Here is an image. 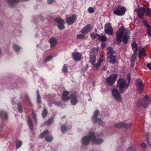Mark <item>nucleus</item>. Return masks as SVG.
I'll list each match as a JSON object with an SVG mask.
<instances>
[{"instance_id": "nucleus-1", "label": "nucleus", "mask_w": 151, "mask_h": 151, "mask_svg": "<svg viewBox=\"0 0 151 151\" xmlns=\"http://www.w3.org/2000/svg\"><path fill=\"white\" fill-rule=\"evenodd\" d=\"M129 31H126L122 26L119 29L116 34V40L117 42H120L122 39L123 41L125 43L127 42L129 39V35L128 34Z\"/></svg>"}, {"instance_id": "nucleus-2", "label": "nucleus", "mask_w": 151, "mask_h": 151, "mask_svg": "<svg viewBox=\"0 0 151 151\" xmlns=\"http://www.w3.org/2000/svg\"><path fill=\"white\" fill-rule=\"evenodd\" d=\"M92 141L95 144H100L102 143L103 140L101 139H96V137L94 135L93 132H91L90 133L89 136H86L83 137L82 140V143L83 145H88L90 141Z\"/></svg>"}, {"instance_id": "nucleus-3", "label": "nucleus", "mask_w": 151, "mask_h": 151, "mask_svg": "<svg viewBox=\"0 0 151 151\" xmlns=\"http://www.w3.org/2000/svg\"><path fill=\"white\" fill-rule=\"evenodd\" d=\"M130 75V73H129L127 75L128 77L127 83V82L125 79L122 78H120L117 81V86L119 88L121 93H124L129 86L131 79Z\"/></svg>"}, {"instance_id": "nucleus-4", "label": "nucleus", "mask_w": 151, "mask_h": 151, "mask_svg": "<svg viewBox=\"0 0 151 151\" xmlns=\"http://www.w3.org/2000/svg\"><path fill=\"white\" fill-rule=\"evenodd\" d=\"M122 93L117 88H114L111 91V95L113 98L119 102L122 101V98L121 95Z\"/></svg>"}, {"instance_id": "nucleus-5", "label": "nucleus", "mask_w": 151, "mask_h": 151, "mask_svg": "<svg viewBox=\"0 0 151 151\" xmlns=\"http://www.w3.org/2000/svg\"><path fill=\"white\" fill-rule=\"evenodd\" d=\"M108 51L107 53V58L110 63L114 64L116 62V55L114 52L113 51L112 48L109 47L108 49Z\"/></svg>"}, {"instance_id": "nucleus-6", "label": "nucleus", "mask_w": 151, "mask_h": 151, "mask_svg": "<svg viewBox=\"0 0 151 151\" xmlns=\"http://www.w3.org/2000/svg\"><path fill=\"white\" fill-rule=\"evenodd\" d=\"M150 101L149 97L145 96L142 100L139 99L138 100L137 105L139 106H141L145 108L148 105Z\"/></svg>"}, {"instance_id": "nucleus-7", "label": "nucleus", "mask_w": 151, "mask_h": 151, "mask_svg": "<svg viewBox=\"0 0 151 151\" xmlns=\"http://www.w3.org/2000/svg\"><path fill=\"white\" fill-rule=\"evenodd\" d=\"M126 9L123 6H118L116 7L114 11V13L119 16H122L124 14Z\"/></svg>"}, {"instance_id": "nucleus-8", "label": "nucleus", "mask_w": 151, "mask_h": 151, "mask_svg": "<svg viewBox=\"0 0 151 151\" xmlns=\"http://www.w3.org/2000/svg\"><path fill=\"white\" fill-rule=\"evenodd\" d=\"M54 20L58 23V27L60 30H63L64 29L65 21L64 19L60 17H57Z\"/></svg>"}, {"instance_id": "nucleus-9", "label": "nucleus", "mask_w": 151, "mask_h": 151, "mask_svg": "<svg viewBox=\"0 0 151 151\" xmlns=\"http://www.w3.org/2000/svg\"><path fill=\"white\" fill-rule=\"evenodd\" d=\"M104 32L105 34L109 35H113V30L111 25L110 23H107L105 26Z\"/></svg>"}, {"instance_id": "nucleus-10", "label": "nucleus", "mask_w": 151, "mask_h": 151, "mask_svg": "<svg viewBox=\"0 0 151 151\" xmlns=\"http://www.w3.org/2000/svg\"><path fill=\"white\" fill-rule=\"evenodd\" d=\"M117 77L116 74H112L107 78L106 79V82L107 84L109 86L113 85L116 81Z\"/></svg>"}, {"instance_id": "nucleus-11", "label": "nucleus", "mask_w": 151, "mask_h": 151, "mask_svg": "<svg viewBox=\"0 0 151 151\" xmlns=\"http://www.w3.org/2000/svg\"><path fill=\"white\" fill-rule=\"evenodd\" d=\"M99 111L97 110L95 111L94 115L92 117V120L93 122L96 123H97L99 125H104V123L102 120L100 118H97V117L98 116Z\"/></svg>"}, {"instance_id": "nucleus-12", "label": "nucleus", "mask_w": 151, "mask_h": 151, "mask_svg": "<svg viewBox=\"0 0 151 151\" xmlns=\"http://www.w3.org/2000/svg\"><path fill=\"white\" fill-rule=\"evenodd\" d=\"M97 50L96 49H93L90 55V62L92 65H94L96 61V55L97 53Z\"/></svg>"}, {"instance_id": "nucleus-13", "label": "nucleus", "mask_w": 151, "mask_h": 151, "mask_svg": "<svg viewBox=\"0 0 151 151\" xmlns=\"http://www.w3.org/2000/svg\"><path fill=\"white\" fill-rule=\"evenodd\" d=\"M49 131H45L40 135V137L41 138H45V140L47 142H50L53 140V138L52 136H48Z\"/></svg>"}, {"instance_id": "nucleus-14", "label": "nucleus", "mask_w": 151, "mask_h": 151, "mask_svg": "<svg viewBox=\"0 0 151 151\" xmlns=\"http://www.w3.org/2000/svg\"><path fill=\"white\" fill-rule=\"evenodd\" d=\"M137 89L139 92L142 91L143 89V84L140 79H138L136 83Z\"/></svg>"}, {"instance_id": "nucleus-15", "label": "nucleus", "mask_w": 151, "mask_h": 151, "mask_svg": "<svg viewBox=\"0 0 151 151\" xmlns=\"http://www.w3.org/2000/svg\"><path fill=\"white\" fill-rule=\"evenodd\" d=\"M76 18L75 14H73L71 17H67L66 19V22L68 25L72 24Z\"/></svg>"}, {"instance_id": "nucleus-16", "label": "nucleus", "mask_w": 151, "mask_h": 151, "mask_svg": "<svg viewBox=\"0 0 151 151\" xmlns=\"http://www.w3.org/2000/svg\"><path fill=\"white\" fill-rule=\"evenodd\" d=\"M91 26L90 24H88L82 29L81 30V32L83 34H86L91 31Z\"/></svg>"}, {"instance_id": "nucleus-17", "label": "nucleus", "mask_w": 151, "mask_h": 151, "mask_svg": "<svg viewBox=\"0 0 151 151\" xmlns=\"http://www.w3.org/2000/svg\"><path fill=\"white\" fill-rule=\"evenodd\" d=\"M70 99L71 103L73 105H75L78 102V100L76 96L72 94L70 96Z\"/></svg>"}, {"instance_id": "nucleus-18", "label": "nucleus", "mask_w": 151, "mask_h": 151, "mask_svg": "<svg viewBox=\"0 0 151 151\" xmlns=\"http://www.w3.org/2000/svg\"><path fill=\"white\" fill-rule=\"evenodd\" d=\"M145 13L144 8L143 7L138 9L137 12V14L139 17L140 18H141L143 17Z\"/></svg>"}, {"instance_id": "nucleus-19", "label": "nucleus", "mask_w": 151, "mask_h": 151, "mask_svg": "<svg viewBox=\"0 0 151 151\" xmlns=\"http://www.w3.org/2000/svg\"><path fill=\"white\" fill-rule=\"evenodd\" d=\"M72 55L74 59L75 60L78 61L81 59V54L77 52H74L72 53Z\"/></svg>"}, {"instance_id": "nucleus-20", "label": "nucleus", "mask_w": 151, "mask_h": 151, "mask_svg": "<svg viewBox=\"0 0 151 151\" xmlns=\"http://www.w3.org/2000/svg\"><path fill=\"white\" fill-rule=\"evenodd\" d=\"M69 92L68 91H65L63 92L62 96V100L63 101H67L70 99V97L68 96Z\"/></svg>"}, {"instance_id": "nucleus-21", "label": "nucleus", "mask_w": 151, "mask_h": 151, "mask_svg": "<svg viewBox=\"0 0 151 151\" xmlns=\"http://www.w3.org/2000/svg\"><path fill=\"white\" fill-rule=\"evenodd\" d=\"M49 42L50 45V47L52 48L54 47L56 45L57 41L56 39L53 37L49 40Z\"/></svg>"}, {"instance_id": "nucleus-22", "label": "nucleus", "mask_w": 151, "mask_h": 151, "mask_svg": "<svg viewBox=\"0 0 151 151\" xmlns=\"http://www.w3.org/2000/svg\"><path fill=\"white\" fill-rule=\"evenodd\" d=\"M0 117L2 119L6 120L8 118V115L5 112L3 111H0Z\"/></svg>"}, {"instance_id": "nucleus-23", "label": "nucleus", "mask_w": 151, "mask_h": 151, "mask_svg": "<svg viewBox=\"0 0 151 151\" xmlns=\"http://www.w3.org/2000/svg\"><path fill=\"white\" fill-rule=\"evenodd\" d=\"M144 11L146 15L151 17V11L150 9L147 7H144Z\"/></svg>"}, {"instance_id": "nucleus-24", "label": "nucleus", "mask_w": 151, "mask_h": 151, "mask_svg": "<svg viewBox=\"0 0 151 151\" xmlns=\"http://www.w3.org/2000/svg\"><path fill=\"white\" fill-rule=\"evenodd\" d=\"M98 39L99 40H101L102 42H105L107 40V38L105 36H103L100 35H98Z\"/></svg>"}, {"instance_id": "nucleus-25", "label": "nucleus", "mask_w": 151, "mask_h": 151, "mask_svg": "<svg viewBox=\"0 0 151 151\" xmlns=\"http://www.w3.org/2000/svg\"><path fill=\"white\" fill-rule=\"evenodd\" d=\"M125 126V123H119L116 124L115 125V127L117 128H124Z\"/></svg>"}, {"instance_id": "nucleus-26", "label": "nucleus", "mask_w": 151, "mask_h": 151, "mask_svg": "<svg viewBox=\"0 0 151 151\" xmlns=\"http://www.w3.org/2000/svg\"><path fill=\"white\" fill-rule=\"evenodd\" d=\"M28 122L29 127L30 130H32L33 128V124L31 119L29 117H28Z\"/></svg>"}, {"instance_id": "nucleus-27", "label": "nucleus", "mask_w": 151, "mask_h": 151, "mask_svg": "<svg viewBox=\"0 0 151 151\" xmlns=\"http://www.w3.org/2000/svg\"><path fill=\"white\" fill-rule=\"evenodd\" d=\"M146 138L147 142V143L148 144V145L151 148V143L150 141V134L149 133H147L146 134Z\"/></svg>"}, {"instance_id": "nucleus-28", "label": "nucleus", "mask_w": 151, "mask_h": 151, "mask_svg": "<svg viewBox=\"0 0 151 151\" xmlns=\"http://www.w3.org/2000/svg\"><path fill=\"white\" fill-rule=\"evenodd\" d=\"M132 49L134 52H136L138 50V45L135 43H133L132 44Z\"/></svg>"}, {"instance_id": "nucleus-29", "label": "nucleus", "mask_w": 151, "mask_h": 151, "mask_svg": "<svg viewBox=\"0 0 151 151\" xmlns=\"http://www.w3.org/2000/svg\"><path fill=\"white\" fill-rule=\"evenodd\" d=\"M13 48L16 51H18L21 49V47L18 45L14 44L13 45Z\"/></svg>"}, {"instance_id": "nucleus-30", "label": "nucleus", "mask_w": 151, "mask_h": 151, "mask_svg": "<svg viewBox=\"0 0 151 151\" xmlns=\"http://www.w3.org/2000/svg\"><path fill=\"white\" fill-rule=\"evenodd\" d=\"M146 55V53L144 51L143 48H142L139 50V56H145Z\"/></svg>"}, {"instance_id": "nucleus-31", "label": "nucleus", "mask_w": 151, "mask_h": 151, "mask_svg": "<svg viewBox=\"0 0 151 151\" xmlns=\"http://www.w3.org/2000/svg\"><path fill=\"white\" fill-rule=\"evenodd\" d=\"M36 93L37 94V102L38 103H40L41 102V98L39 94V91H37Z\"/></svg>"}, {"instance_id": "nucleus-32", "label": "nucleus", "mask_w": 151, "mask_h": 151, "mask_svg": "<svg viewBox=\"0 0 151 151\" xmlns=\"http://www.w3.org/2000/svg\"><path fill=\"white\" fill-rule=\"evenodd\" d=\"M22 143L21 141L17 140L16 143V147L17 149L19 148L22 145Z\"/></svg>"}, {"instance_id": "nucleus-33", "label": "nucleus", "mask_w": 151, "mask_h": 151, "mask_svg": "<svg viewBox=\"0 0 151 151\" xmlns=\"http://www.w3.org/2000/svg\"><path fill=\"white\" fill-rule=\"evenodd\" d=\"M101 64L99 63H98L96 64H94L93 65V70H96L98 69V68L100 65Z\"/></svg>"}, {"instance_id": "nucleus-34", "label": "nucleus", "mask_w": 151, "mask_h": 151, "mask_svg": "<svg viewBox=\"0 0 151 151\" xmlns=\"http://www.w3.org/2000/svg\"><path fill=\"white\" fill-rule=\"evenodd\" d=\"M99 35L97 33H92L91 34V38L94 39L96 38H98Z\"/></svg>"}, {"instance_id": "nucleus-35", "label": "nucleus", "mask_w": 151, "mask_h": 151, "mask_svg": "<svg viewBox=\"0 0 151 151\" xmlns=\"http://www.w3.org/2000/svg\"><path fill=\"white\" fill-rule=\"evenodd\" d=\"M147 33L149 36H151V27L150 26H148L147 27Z\"/></svg>"}, {"instance_id": "nucleus-36", "label": "nucleus", "mask_w": 151, "mask_h": 151, "mask_svg": "<svg viewBox=\"0 0 151 151\" xmlns=\"http://www.w3.org/2000/svg\"><path fill=\"white\" fill-rule=\"evenodd\" d=\"M47 113V111L46 109H44L42 112V115L43 117H45L46 116Z\"/></svg>"}, {"instance_id": "nucleus-37", "label": "nucleus", "mask_w": 151, "mask_h": 151, "mask_svg": "<svg viewBox=\"0 0 151 151\" xmlns=\"http://www.w3.org/2000/svg\"><path fill=\"white\" fill-rule=\"evenodd\" d=\"M136 55H137V54L134 53L132 55V63H134L135 61V59L136 58Z\"/></svg>"}, {"instance_id": "nucleus-38", "label": "nucleus", "mask_w": 151, "mask_h": 151, "mask_svg": "<svg viewBox=\"0 0 151 151\" xmlns=\"http://www.w3.org/2000/svg\"><path fill=\"white\" fill-rule=\"evenodd\" d=\"M67 70L68 68L67 65L65 64H64L63 66V68L62 70V71L64 73L66 72L67 71Z\"/></svg>"}, {"instance_id": "nucleus-39", "label": "nucleus", "mask_w": 151, "mask_h": 151, "mask_svg": "<svg viewBox=\"0 0 151 151\" xmlns=\"http://www.w3.org/2000/svg\"><path fill=\"white\" fill-rule=\"evenodd\" d=\"M61 129L62 132H64L66 131L67 129L65 126L62 125L61 127Z\"/></svg>"}, {"instance_id": "nucleus-40", "label": "nucleus", "mask_w": 151, "mask_h": 151, "mask_svg": "<svg viewBox=\"0 0 151 151\" xmlns=\"http://www.w3.org/2000/svg\"><path fill=\"white\" fill-rule=\"evenodd\" d=\"M53 121V119L51 118L49 119L46 122V123L47 125L50 124Z\"/></svg>"}, {"instance_id": "nucleus-41", "label": "nucleus", "mask_w": 151, "mask_h": 151, "mask_svg": "<svg viewBox=\"0 0 151 151\" xmlns=\"http://www.w3.org/2000/svg\"><path fill=\"white\" fill-rule=\"evenodd\" d=\"M88 11L89 13H91L94 12V9L92 7H90L88 8Z\"/></svg>"}, {"instance_id": "nucleus-42", "label": "nucleus", "mask_w": 151, "mask_h": 151, "mask_svg": "<svg viewBox=\"0 0 151 151\" xmlns=\"http://www.w3.org/2000/svg\"><path fill=\"white\" fill-rule=\"evenodd\" d=\"M104 56L103 55L101 56L99 59L98 63L101 64L102 61L104 60Z\"/></svg>"}, {"instance_id": "nucleus-43", "label": "nucleus", "mask_w": 151, "mask_h": 151, "mask_svg": "<svg viewBox=\"0 0 151 151\" xmlns=\"http://www.w3.org/2000/svg\"><path fill=\"white\" fill-rule=\"evenodd\" d=\"M85 37V35L83 34H79L77 36V37L78 39H83Z\"/></svg>"}, {"instance_id": "nucleus-44", "label": "nucleus", "mask_w": 151, "mask_h": 151, "mask_svg": "<svg viewBox=\"0 0 151 151\" xmlns=\"http://www.w3.org/2000/svg\"><path fill=\"white\" fill-rule=\"evenodd\" d=\"M52 58V56H49L47 57L45 60V62H47L51 60Z\"/></svg>"}, {"instance_id": "nucleus-45", "label": "nucleus", "mask_w": 151, "mask_h": 151, "mask_svg": "<svg viewBox=\"0 0 151 151\" xmlns=\"http://www.w3.org/2000/svg\"><path fill=\"white\" fill-rule=\"evenodd\" d=\"M132 126V124L131 123H127V124L125 123V126L124 128H130Z\"/></svg>"}, {"instance_id": "nucleus-46", "label": "nucleus", "mask_w": 151, "mask_h": 151, "mask_svg": "<svg viewBox=\"0 0 151 151\" xmlns=\"http://www.w3.org/2000/svg\"><path fill=\"white\" fill-rule=\"evenodd\" d=\"M140 145L143 148H145L147 146L146 144L143 142L141 143L140 144Z\"/></svg>"}, {"instance_id": "nucleus-47", "label": "nucleus", "mask_w": 151, "mask_h": 151, "mask_svg": "<svg viewBox=\"0 0 151 151\" xmlns=\"http://www.w3.org/2000/svg\"><path fill=\"white\" fill-rule=\"evenodd\" d=\"M32 116L34 119L35 122V123H36V122H37V120L36 118V115H35V113L34 112H33L32 113Z\"/></svg>"}, {"instance_id": "nucleus-48", "label": "nucleus", "mask_w": 151, "mask_h": 151, "mask_svg": "<svg viewBox=\"0 0 151 151\" xmlns=\"http://www.w3.org/2000/svg\"><path fill=\"white\" fill-rule=\"evenodd\" d=\"M18 111L19 112L21 113L22 111V107L20 105H19L18 106Z\"/></svg>"}, {"instance_id": "nucleus-49", "label": "nucleus", "mask_w": 151, "mask_h": 151, "mask_svg": "<svg viewBox=\"0 0 151 151\" xmlns=\"http://www.w3.org/2000/svg\"><path fill=\"white\" fill-rule=\"evenodd\" d=\"M127 151H134V147L132 146L129 147Z\"/></svg>"}, {"instance_id": "nucleus-50", "label": "nucleus", "mask_w": 151, "mask_h": 151, "mask_svg": "<svg viewBox=\"0 0 151 151\" xmlns=\"http://www.w3.org/2000/svg\"><path fill=\"white\" fill-rule=\"evenodd\" d=\"M54 0H47V3L49 4H51L52 3Z\"/></svg>"}, {"instance_id": "nucleus-51", "label": "nucleus", "mask_w": 151, "mask_h": 151, "mask_svg": "<svg viewBox=\"0 0 151 151\" xmlns=\"http://www.w3.org/2000/svg\"><path fill=\"white\" fill-rule=\"evenodd\" d=\"M147 67L148 68L151 70V63H149L147 64Z\"/></svg>"}, {"instance_id": "nucleus-52", "label": "nucleus", "mask_w": 151, "mask_h": 151, "mask_svg": "<svg viewBox=\"0 0 151 151\" xmlns=\"http://www.w3.org/2000/svg\"><path fill=\"white\" fill-rule=\"evenodd\" d=\"M106 45L104 42H102L101 44V47H102V48H104L105 47Z\"/></svg>"}, {"instance_id": "nucleus-53", "label": "nucleus", "mask_w": 151, "mask_h": 151, "mask_svg": "<svg viewBox=\"0 0 151 151\" xmlns=\"http://www.w3.org/2000/svg\"><path fill=\"white\" fill-rule=\"evenodd\" d=\"M25 99L26 101L28 102H30L29 100L28 97L27 96H25Z\"/></svg>"}, {"instance_id": "nucleus-54", "label": "nucleus", "mask_w": 151, "mask_h": 151, "mask_svg": "<svg viewBox=\"0 0 151 151\" xmlns=\"http://www.w3.org/2000/svg\"><path fill=\"white\" fill-rule=\"evenodd\" d=\"M142 22L143 23V24H144V23L146 22H147V21L145 19L143 18L142 20Z\"/></svg>"}, {"instance_id": "nucleus-55", "label": "nucleus", "mask_w": 151, "mask_h": 151, "mask_svg": "<svg viewBox=\"0 0 151 151\" xmlns=\"http://www.w3.org/2000/svg\"><path fill=\"white\" fill-rule=\"evenodd\" d=\"M144 24L145 26L147 27H148V26H150L148 24L147 21L146 22L144 23Z\"/></svg>"}, {"instance_id": "nucleus-56", "label": "nucleus", "mask_w": 151, "mask_h": 151, "mask_svg": "<svg viewBox=\"0 0 151 151\" xmlns=\"http://www.w3.org/2000/svg\"><path fill=\"white\" fill-rule=\"evenodd\" d=\"M2 50L1 48L0 47V56L2 54Z\"/></svg>"}, {"instance_id": "nucleus-57", "label": "nucleus", "mask_w": 151, "mask_h": 151, "mask_svg": "<svg viewBox=\"0 0 151 151\" xmlns=\"http://www.w3.org/2000/svg\"><path fill=\"white\" fill-rule=\"evenodd\" d=\"M107 69V68L105 67H104L103 68V69L104 70H106Z\"/></svg>"}, {"instance_id": "nucleus-58", "label": "nucleus", "mask_w": 151, "mask_h": 151, "mask_svg": "<svg viewBox=\"0 0 151 151\" xmlns=\"http://www.w3.org/2000/svg\"><path fill=\"white\" fill-rule=\"evenodd\" d=\"M13 99H12V102L13 104Z\"/></svg>"}]
</instances>
